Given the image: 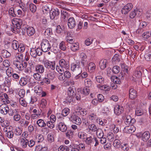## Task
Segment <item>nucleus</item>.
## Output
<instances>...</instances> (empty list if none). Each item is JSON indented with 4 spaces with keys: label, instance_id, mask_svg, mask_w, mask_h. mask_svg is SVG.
I'll use <instances>...</instances> for the list:
<instances>
[{
    "label": "nucleus",
    "instance_id": "f257e3e1",
    "mask_svg": "<svg viewBox=\"0 0 151 151\" xmlns=\"http://www.w3.org/2000/svg\"><path fill=\"white\" fill-rule=\"evenodd\" d=\"M12 22L14 26H12L11 28L12 31L14 33L16 32L17 29H20L22 24V20L20 19L14 18L13 19Z\"/></svg>",
    "mask_w": 151,
    "mask_h": 151
},
{
    "label": "nucleus",
    "instance_id": "f03ea898",
    "mask_svg": "<svg viewBox=\"0 0 151 151\" xmlns=\"http://www.w3.org/2000/svg\"><path fill=\"white\" fill-rule=\"evenodd\" d=\"M41 49L43 52H46L49 51L51 46L50 42L46 39H43L41 43Z\"/></svg>",
    "mask_w": 151,
    "mask_h": 151
},
{
    "label": "nucleus",
    "instance_id": "7ed1b4c3",
    "mask_svg": "<svg viewBox=\"0 0 151 151\" xmlns=\"http://www.w3.org/2000/svg\"><path fill=\"white\" fill-rule=\"evenodd\" d=\"M42 63L46 68L50 69L51 70L55 69V63L54 61H51L48 60H44L42 61Z\"/></svg>",
    "mask_w": 151,
    "mask_h": 151
},
{
    "label": "nucleus",
    "instance_id": "20e7f679",
    "mask_svg": "<svg viewBox=\"0 0 151 151\" xmlns=\"http://www.w3.org/2000/svg\"><path fill=\"white\" fill-rule=\"evenodd\" d=\"M71 70L75 73H78L82 72L81 68L80 65L77 63H73L71 65Z\"/></svg>",
    "mask_w": 151,
    "mask_h": 151
},
{
    "label": "nucleus",
    "instance_id": "39448f33",
    "mask_svg": "<svg viewBox=\"0 0 151 151\" xmlns=\"http://www.w3.org/2000/svg\"><path fill=\"white\" fill-rule=\"evenodd\" d=\"M13 64L15 68L19 70H23L24 68L26 67V65L24 66L22 63L17 60L14 61Z\"/></svg>",
    "mask_w": 151,
    "mask_h": 151
},
{
    "label": "nucleus",
    "instance_id": "423d86ee",
    "mask_svg": "<svg viewBox=\"0 0 151 151\" xmlns=\"http://www.w3.org/2000/svg\"><path fill=\"white\" fill-rule=\"evenodd\" d=\"M132 8L133 4L132 3H127L122 9L121 10L122 13V14H127L132 9Z\"/></svg>",
    "mask_w": 151,
    "mask_h": 151
},
{
    "label": "nucleus",
    "instance_id": "0eeeda50",
    "mask_svg": "<svg viewBox=\"0 0 151 151\" xmlns=\"http://www.w3.org/2000/svg\"><path fill=\"white\" fill-rule=\"evenodd\" d=\"M70 120L73 123L78 125H80L82 122L81 118L75 115H72L70 117Z\"/></svg>",
    "mask_w": 151,
    "mask_h": 151
},
{
    "label": "nucleus",
    "instance_id": "6e6552de",
    "mask_svg": "<svg viewBox=\"0 0 151 151\" xmlns=\"http://www.w3.org/2000/svg\"><path fill=\"white\" fill-rule=\"evenodd\" d=\"M129 98L131 99H135L137 97V93L136 91L132 86H130L129 88Z\"/></svg>",
    "mask_w": 151,
    "mask_h": 151
},
{
    "label": "nucleus",
    "instance_id": "1a4fd4ad",
    "mask_svg": "<svg viewBox=\"0 0 151 151\" xmlns=\"http://www.w3.org/2000/svg\"><path fill=\"white\" fill-rule=\"evenodd\" d=\"M9 111V106L5 104H3L0 106V113L3 115H6Z\"/></svg>",
    "mask_w": 151,
    "mask_h": 151
},
{
    "label": "nucleus",
    "instance_id": "9d476101",
    "mask_svg": "<svg viewBox=\"0 0 151 151\" xmlns=\"http://www.w3.org/2000/svg\"><path fill=\"white\" fill-rule=\"evenodd\" d=\"M59 65L61 68L68 69L69 67L68 62L64 59H61L59 61Z\"/></svg>",
    "mask_w": 151,
    "mask_h": 151
},
{
    "label": "nucleus",
    "instance_id": "9b49d317",
    "mask_svg": "<svg viewBox=\"0 0 151 151\" xmlns=\"http://www.w3.org/2000/svg\"><path fill=\"white\" fill-rule=\"evenodd\" d=\"M60 13V10L57 8L52 10L50 12V19H53L55 16L59 15Z\"/></svg>",
    "mask_w": 151,
    "mask_h": 151
},
{
    "label": "nucleus",
    "instance_id": "f8f14e48",
    "mask_svg": "<svg viewBox=\"0 0 151 151\" xmlns=\"http://www.w3.org/2000/svg\"><path fill=\"white\" fill-rule=\"evenodd\" d=\"M141 14V10L136 9L130 12L129 14V17L131 19H133L136 16H139Z\"/></svg>",
    "mask_w": 151,
    "mask_h": 151
},
{
    "label": "nucleus",
    "instance_id": "ddd939ff",
    "mask_svg": "<svg viewBox=\"0 0 151 151\" xmlns=\"http://www.w3.org/2000/svg\"><path fill=\"white\" fill-rule=\"evenodd\" d=\"M136 130L135 127L132 125L124 127V131L126 133L130 134L134 132Z\"/></svg>",
    "mask_w": 151,
    "mask_h": 151
},
{
    "label": "nucleus",
    "instance_id": "4468645a",
    "mask_svg": "<svg viewBox=\"0 0 151 151\" xmlns=\"http://www.w3.org/2000/svg\"><path fill=\"white\" fill-rule=\"evenodd\" d=\"M76 24L75 20L73 17L70 18L68 21V27L70 29L74 28Z\"/></svg>",
    "mask_w": 151,
    "mask_h": 151
},
{
    "label": "nucleus",
    "instance_id": "2eb2a0df",
    "mask_svg": "<svg viewBox=\"0 0 151 151\" xmlns=\"http://www.w3.org/2000/svg\"><path fill=\"white\" fill-rule=\"evenodd\" d=\"M123 107L119 105H117L114 107V112L117 115H119L121 114L123 111Z\"/></svg>",
    "mask_w": 151,
    "mask_h": 151
},
{
    "label": "nucleus",
    "instance_id": "dca6fc26",
    "mask_svg": "<svg viewBox=\"0 0 151 151\" xmlns=\"http://www.w3.org/2000/svg\"><path fill=\"white\" fill-rule=\"evenodd\" d=\"M67 93L68 96L74 98L76 95V91L74 88L70 87L68 89Z\"/></svg>",
    "mask_w": 151,
    "mask_h": 151
},
{
    "label": "nucleus",
    "instance_id": "f3484780",
    "mask_svg": "<svg viewBox=\"0 0 151 151\" xmlns=\"http://www.w3.org/2000/svg\"><path fill=\"white\" fill-rule=\"evenodd\" d=\"M26 33L29 36H31L34 35L35 33V31L34 28L32 27L26 28Z\"/></svg>",
    "mask_w": 151,
    "mask_h": 151
},
{
    "label": "nucleus",
    "instance_id": "a211bd4d",
    "mask_svg": "<svg viewBox=\"0 0 151 151\" xmlns=\"http://www.w3.org/2000/svg\"><path fill=\"white\" fill-rule=\"evenodd\" d=\"M35 69L37 72L40 73H42L44 72L45 68L42 65L38 64L36 66Z\"/></svg>",
    "mask_w": 151,
    "mask_h": 151
},
{
    "label": "nucleus",
    "instance_id": "6ab92c4d",
    "mask_svg": "<svg viewBox=\"0 0 151 151\" xmlns=\"http://www.w3.org/2000/svg\"><path fill=\"white\" fill-rule=\"evenodd\" d=\"M87 67L88 71L90 73L94 72L96 68L95 64L93 62L90 63H88Z\"/></svg>",
    "mask_w": 151,
    "mask_h": 151
},
{
    "label": "nucleus",
    "instance_id": "aec40b11",
    "mask_svg": "<svg viewBox=\"0 0 151 151\" xmlns=\"http://www.w3.org/2000/svg\"><path fill=\"white\" fill-rule=\"evenodd\" d=\"M20 144L23 148H26L28 145V140L25 138H20Z\"/></svg>",
    "mask_w": 151,
    "mask_h": 151
},
{
    "label": "nucleus",
    "instance_id": "412c9836",
    "mask_svg": "<svg viewBox=\"0 0 151 151\" xmlns=\"http://www.w3.org/2000/svg\"><path fill=\"white\" fill-rule=\"evenodd\" d=\"M58 129L60 130L62 132H66L67 129V128L65 124L63 122L59 123L58 124Z\"/></svg>",
    "mask_w": 151,
    "mask_h": 151
},
{
    "label": "nucleus",
    "instance_id": "4be33fe9",
    "mask_svg": "<svg viewBox=\"0 0 151 151\" xmlns=\"http://www.w3.org/2000/svg\"><path fill=\"white\" fill-rule=\"evenodd\" d=\"M150 137V132L148 131L144 132L142 134V139L144 141H147Z\"/></svg>",
    "mask_w": 151,
    "mask_h": 151
},
{
    "label": "nucleus",
    "instance_id": "5701e85b",
    "mask_svg": "<svg viewBox=\"0 0 151 151\" xmlns=\"http://www.w3.org/2000/svg\"><path fill=\"white\" fill-rule=\"evenodd\" d=\"M88 128L89 131L96 132L97 134H98V132H99V131H98V129L97 127L94 124H92L89 125L88 126Z\"/></svg>",
    "mask_w": 151,
    "mask_h": 151
},
{
    "label": "nucleus",
    "instance_id": "b1692460",
    "mask_svg": "<svg viewBox=\"0 0 151 151\" xmlns=\"http://www.w3.org/2000/svg\"><path fill=\"white\" fill-rule=\"evenodd\" d=\"M27 79L26 77H21L19 82L20 85L22 86H25L27 84Z\"/></svg>",
    "mask_w": 151,
    "mask_h": 151
},
{
    "label": "nucleus",
    "instance_id": "393cba45",
    "mask_svg": "<svg viewBox=\"0 0 151 151\" xmlns=\"http://www.w3.org/2000/svg\"><path fill=\"white\" fill-rule=\"evenodd\" d=\"M79 44L78 42L74 43L71 45L70 48L73 52H76L79 50Z\"/></svg>",
    "mask_w": 151,
    "mask_h": 151
},
{
    "label": "nucleus",
    "instance_id": "a878e982",
    "mask_svg": "<svg viewBox=\"0 0 151 151\" xmlns=\"http://www.w3.org/2000/svg\"><path fill=\"white\" fill-rule=\"evenodd\" d=\"M54 70H53L49 71V72L47 75L48 78L51 79H54L55 77V75L56 73V72Z\"/></svg>",
    "mask_w": 151,
    "mask_h": 151
},
{
    "label": "nucleus",
    "instance_id": "bb28decb",
    "mask_svg": "<svg viewBox=\"0 0 151 151\" xmlns=\"http://www.w3.org/2000/svg\"><path fill=\"white\" fill-rule=\"evenodd\" d=\"M35 92L38 95H40L42 90V88L39 86H37L34 88Z\"/></svg>",
    "mask_w": 151,
    "mask_h": 151
},
{
    "label": "nucleus",
    "instance_id": "cd10ccee",
    "mask_svg": "<svg viewBox=\"0 0 151 151\" xmlns=\"http://www.w3.org/2000/svg\"><path fill=\"white\" fill-rule=\"evenodd\" d=\"M2 56L5 58H8L11 55L10 53L5 50H2L1 52Z\"/></svg>",
    "mask_w": 151,
    "mask_h": 151
},
{
    "label": "nucleus",
    "instance_id": "c85d7f7f",
    "mask_svg": "<svg viewBox=\"0 0 151 151\" xmlns=\"http://www.w3.org/2000/svg\"><path fill=\"white\" fill-rule=\"evenodd\" d=\"M97 87L105 91H109L110 89V88L107 85H102L98 84L97 85Z\"/></svg>",
    "mask_w": 151,
    "mask_h": 151
},
{
    "label": "nucleus",
    "instance_id": "c756f323",
    "mask_svg": "<svg viewBox=\"0 0 151 151\" xmlns=\"http://www.w3.org/2000/svg\"><path fill=\"white\" fill-rule=\"evenodd\" d=\"M94 138V137H92L91 136L87 137L86 140V143L88 145H92L93 141H95Z\"/></svg>",
    "mask_w": 151,
    "mask_h": 151
},
{
    "label": "nucleus",
    "instance_id": "7c9ffc66",
    "mask_svg": "<svg viewBox=\"0 0 151 151\" xmlns=\"http://www.w3.org/2000/svg\"><path fill=\"white\" fill-rule=\"evenodd\" d=\"M37 124L39 127H44L46 126V124L44 120L42 119H39L37 121Z\"/></svg>",
    "mask_w": 151,
    "mask_h": 151
},
{
    "label": "nucleus",
    "instance_id": "2f4dec72",
    "mask_svg": "<svg viewBox=\"0 0 151 151\" xmlns=\"http://www.w3.org/2000/svg\"><path fill=\"white\" fill-rule=\"evenodd\" d=\"M107 60H103L100 62V68L102 69H104L106 67Z\"/></svg>",
    "mask_w": 151,
    "mask_h": 151
},
{
    "label": "nucleus",
    "instance_id": "473e14b6",
    "mask_svg": "<svg viewBox=\"0 0 151 151\" xmlns=\"http://www.w3.org/2000/svg\"><path fill=\"white\" fill-rule=\"evenodd\" d=\"M6 74L9 77H11L13 74V68L11 67H9L6 70Z\"/></svg>",
    "mask_w": 151,
    "mask_h": 151
},
{
    "label": "nucleus",
    "instance_id": "72a5a7b5",
    "mask_svg": "<svg viewBox=\"0 0 151 151\" xmlns=\"http://www.w3.org/2000/svg\"><path fill=\"white\" fill-rule=\"evenodd\" d=\"M18 110L17 109H9V111L8 113L9 116H14L15 114L18 113Z\"/></svg>",
    "mask_w": 151,
    "mask_h": 151
},
{
    "label": "nucleus",
    "instance_id": "f704fd0d",
    "mask_svg": "<svg viewBox=\"0 0 151 151\" xmlns=\"http://www.w3.org/2000/svg\"><path fill=\"white\" fill-rule=\"evenodd\" d=\"M139 68H137L134 73V75L136 77L139 78L142 76L141 72L139 69Z\"/></svg>",
    "mask_w": 151,
    "mask_h": 151
},
{
    "label": "nucleus",
    "instance_id": "c9c22d12",
    "mask_svg": "<svg viewBox=\"0 0 151 151\" xmlns=\"http://www.w3.org/2000/svg\"><path fill=\"white\" fill-rule=\"evenodd\" d=\"M59 48L61 50L63 51L66 50V47L64 42L62 41L60 43L59 45Z\"/></svg>",
    "mask_w": 151,
    "mask_h": 151
},
{
    "label": "nucleus",
    "instance_id": "e433bc0d",
    "mask_svg": "<svg viewBox=\"0 0 151 151\" xmlns=\"http://www.w3.org/2000/svg\"><path fill=\"white\" fill-rule=\"evenodd\" d=\"M69 147L65 145H60L58 149V151H68Z\"/></svg>",
    "mask_w": 151,
    "mask_h": 151
},
{
    "label": "nucleus",
    "instance_id": "4c0bfd02",
    "mask_svg": "<svg viewBox=\"0 0 151 151\" xmlns=\"http://www.w3.org/2000/svg\"><path fill=\"white\" fill-rule=\"evenodd\" d=\"M25 49V46L23 44H20L18 45V47L17 50L19 52L22 53L23 52Z\"/></svg>",
    "mask_w": 151,
    "mask_h": 151
},
{
    "label": "nucleus",
    "instance_id": "58836bf2",
    "mask_svg": "<svg viewBox=\"0 0 151 151\" xmlns=\"http://www.w3.org/2000/svg\"><path fill=\"white\" fill-rule=\"evenodd\" d=\"M61 17L64 19L68 17V14L66 11L64 9H62L61 10Z\"/></svg>",
    "mask_w": 151,
    "mask_h": 151
},
{
    "label": "nucleus",
    "instance_id": "ea45409f",
    "mask_svg": "<svg viewBox=\"0 0 151 151\" xmlns=\"http://www.w3.org/2000/svg\"><path fill=\"white\" fill-rule=\"evenodd\" d=\"M19 45L18 41L16 40H14L12 41V47L13 48L17 50L18 47V45Z\"/></svg>",
    "mask_w": 151,
    "mask_h": 151
},
{
    "label": "nucleus",
    "instance_id": "a19ab883",
    "mask_svg": "<svg viewBox=\"0 0 151 151\" xmlns=\"http://www.w3.org/2000/svg\"><path fill=\"white\" fill-rule=\"evenodd\" d=\"M96 82L101 84H103L104 83V78L101 76H97L96 77Z\"/></svg>",
    "mask_w": 151,
    "mask_h": 151
},
{
    "label": "nucleus",
    "instance_id": "79ce46f5",
    "mask_svg": "<svg viewBox=\"0 0 151 151\" xmlns=\"http://www.w3.org/2000/svg\"><path fill=\"white\" fill-rule=\"evenodd\" d=\"M110 127L111 129H113V132L114 133H117L119 131V127L114 124H111Z\"/></svg>",
    "mask_w": 151,
    "mask_h": 151
},
{
    "label": "nucleus",
    "instance_id": "37998d69",
    "mask_svg": "<svg viewBox=\"0 0 151 151\" xmlns=\"http://www.w3.org/2000/svg\"><path fill=\"white\" fill-rule=\"evenodd\" d=\"M30 10L32 13H35L36 11L37 7L34 4L31 3L29 5Z\"/></svg>",
    "mask_w": 151,
    "mask_h": 151
},
{
    "label": "nucleus",
    "instance_id": "c03bdc74",
    "mask_svg": "<svg viewBox=\"0 0 151 151\" xmlns=\"http://www.w3.org/2000/svg\"><path fill=\"white\" fill-rule=\"evenodd\" d=\"M38 72L34 73L33 75V77L34 79L38 81H40L41 80V76Z\"/></svg>",
    "mask_w": 151,
    "mask_h": 151
},
{
    "label": "nucleus",
    "instance_id": "a18cd8bd",
    "mask_svg": "<svg viewBox=\"0 0 151 151\" xmlns=\"http://www.w3.org/2000/svg\"><path fill=\"white\" fill-rule=\"evenodd\" d=\"M35 48H30V55L33 57L36 58L37 56V53H36Z\"/></svg>",
    "mask_w": 151,
    "mask_h": 151
},
{
    "label": "nucleus",
    "instance_id": "49530a36",
    "mask_svg": "<svg viewBox=\"0 0 151 151\" xmlns=\"http://www.w3.org/2000/svg\"><path fill=\"white\" fill-rule=\"evenodd\" d=\"M85 85L86 87L90 88L92 85V82L90 80L86 79L84 81Z\"/></svg>",
    "mask_w": 151,
    "mask_h": 151
},
{
    "label": "nucleus",
    "instance_id": "de8ad7c7",
    "mask_svg": "<svg viewBox=\"0 0 151 151\" xmlns=\"http://www.w3.org/2000/svg\"><path fill=\"white\" fill-rule=\"evenodd\" d=\"M111 80L114 83L116 84H120V81L118 77L116 76H112L111 78Z\"/></svg>",
    "mask_w": 151,
    "mask_h": 151
},
{
    "label": "nucleus",
    "instance_id": "09e8293b",
    "mask_svg": "<svg viewBox=\"0 0 151 151\" xmlns=\"http://www.w3.org/2000/svg\"><path fill=\"white\" fill-rule=\"evenodd\" d=\"M120 141L118 139L115 140L113 142L114 147L116 148H118L120 147Z\"/></svg>",
    "mask_w": 151,
    "mask_h": 151
},
{
    "label": "nucleus",
    "instance_id": "8fccbe9b",
    "mask_svg": "<svg viewBox=\"0 0 151 151\" xmlns=\"http://www.w3.org/2000/svg\"><path fill=\"white\" fill-rule=\"evenodd\" d=\"M120 66L123 71L126 73L128 72V67L125 64L121 63Z\"/></svg>",
    "mask_w": 151,
    "mask_h": 151
},
{
    "label": "nucleus",
    "instance_id": "3c124183",
    "mask_svg": "<svg viewBox=\"0 0 151 151\" xmlns=\"http://www.w3.org/2000/svg\"><path fill=\"white\" fill-rule=\"evenodd\" d=\"M70 109L67 108H65L62 111V114L63 116H66L69 114Z\"/></svg>",
    "mask_w": 151,
    "mask_h": 151
},
{
    "label": "nucleus",
    "instance_id": "603ef678",
    "mask_svg": "<svg viewBox=\"0 0 151 151\" xmlns=\"http://www.w3.org/2000/svg\"><path fill=\"white\" fill-rule=\"evenodd\" d=\"M144 57L147 61H151V52H149L145 54Z\"/></svg>",
    "mask_w": 151,
    "mask_h": 151
},
{
    "label": "nucleus",
    "instance_id": "864d4df0",
    "mask_svg": "<svg viewBox=\"0 0 151 151\" xmlns=\"http://www.w3.org/2000/svg\"><path fill=\"white\" fill-rule=\"evenodd\" d=\"M120 71V68L119 67L115 65L113 67L112 69V71L115 74H118Z\"/></svg>",
    "mask_w": 151,
    "mask_h": 151
},
{
    "label": "nucleus",
    "instance_id": "5fc2aeb1",
    "mask_svg": "<svg viewBox=\"0 0 151 151\" xmlns=\"http://www.w3.org/2000/svg\"><path fill=\"white\" fill-rule=\"evenodd\" d=\"M121 147L123 151H127L129 150V146L127 144H124L121 145Z\"/></svg>",
    "mask_w": 151,
    "mask_h": 151
},
{
    "label": "nucleus",
    "instance_id": "6e6d98bb",
    "mask_svg": "<svg viewBox=\"0 0 151 151\" xmlns=\"http://www.w3.org/2000/svg\"><path fill=\"white\" fill-rule=\"evenodd\" d=\"M107 137L109 141H112L114 139V135L111 132H109L107 134Z\"/></svg>",
    "mask_w": 151,
    "mask_h": 151
},
{
    "label": "nucleus",
    "instance_id": "4d7b16f0",
    "mask_svg": "<svg viewBox=\"0 0 151 151\" xmlns=\"http://www.w3.org/2000/svg\"><path fill=\"white\" fill-rule=\"evenodd\" d=\"M30 123V121L24 120L21 123L22 126L24 127L27 128Z\"/></svg>",
    "mask_w": 151,
    "mask_h": 151
},
{
    "label": "nucleus",
    "instance_id": "13d9d810",
    "mask_svg": "<svg viewBox=\"0 0 151 151\" xmlns=\"http://www.w3.org/2000/svg\"><path fill=\"white\" fill-rule=\"evenodd\" d=\"M21 117V116L17 113L15 114L13 116V119L14 121L18 122L20 120Z\"/></svg>",
    "mask_w": 151,
    "mask_h": 151
},
{
    "label": "nucleus",
    "instance_id": "bf43d9fd",
    "mask_svg": "<svg viewBox=\"0 0 151 151\" xmlns=\"http://www.w3.org/2000/svg\"><path fill=\"white\" fill-rule=\"evenodd\" d=\"M47 140L50 142H52L54 141L53 136L52 134H49L47 137Z\"/></svg>",
    "mask_w": 151,
    "mask_h": 151
},
{
    "label": "nucleus",
    "instance_id": "052dcab7",
    "mask_svg": "<svg viewBox=\"0 0 151 151\" xmlns=\"http://www.w3.org/2000/svg\"><path fill=\"white\" fill-rule=\"evenodd\" d=\"M131 119L132 118L130 115L127 116L124 122L125 124L127 125H129L130 124Z\"/></svg>",
    "mask_w": 151,
    "mask_h": 151
},
{
    "label": "nucleus",
    "instance_id": "680f3d73",
    "mask_svg": "<svg viewBox=\"0 0 151 151\" xmlns=\"http://www.w3.org/2000/svg\"><path fill=\"white\" fill-rule=\"evenodd\" d=\"M25 93V91L24 89H21L19 92V95L20 98H23L24 96Z\"/></svg>",
    "mask_w": 151,
    "mask_h": 151
},
{
    "label": "nucleus",
    "instance_id": "e2e57ef3",
    "mask_svg": "<svg viewBox=\"0 0 151 151\" xmlns=\"http://www.w3.org/2000/svg\"><path fill=\"white\" fill-rule=\"evenodd\" d=\"M73 98L74 97L68 96L66 98V101H64L63 102L64 103H65V102L67 104L70 103L73 101Z\"/></svg>",
    "mask_w": 151,
    "mask_h": 151
},
{
    "label": "nucleus",
    "instance_id": "0e129e2a",
    "mask_svg": "<svg viewBox=\"0 0 151 151\" xmlns=\"http://www.w3.org/2000/svg\"><path fill=\"white\" fill-rule=\"evenodd\" d=\"M143 37L147 39L151 36V32H144L142 35Z\"/></svg>",
    "mask_w": 151,
    "mask_h": 151
},
{
    "label": "nucleus",
    "instance_id": "69168bd1",
    "mask_svg": "<svg viewBox=\"0 0 151 151\" xmlns=\"http://www.w3.org/2000/svg\"><path fill=\"white\" fill-rule=\"evenodd\" d=\"M93 39L91 38H88L85 41V43L87 46H89L92 43Z\"/></svg>",
    "mask_w": 151,
    "mask_h": 151
},
{
    "label": "nucleus",
    "instance_id": "338daca9",
    "mask_svg": "<svg viewBox=\"0 0 151 151\" xmlns=\"http://www.w3.org/2000/svg\"><path fill=\"white\" fill-rule=\"evenodd\" d=\"M89 88L85 87L83 91V93L85 95H87L90 92V89Z\"/></svg>",
    "mask_w": 151,
    "mask_h": 151
},
{
    "label": "nucleus",
    "instance_id": "774afa93",
    "mask_svg": "<svg viewBox=\"0 0 151 151\" xmlns=\"http://www.w3.org/2000/svg\"><path fill=\"white\" fill-rule=\"evenodd\" d=\"M65 39L71 45L74 43V41L70 37L67 36L66 37Z\"/></svg>",
    "mask_w": 151,
    "mask_h": 151
}]
</instances>
